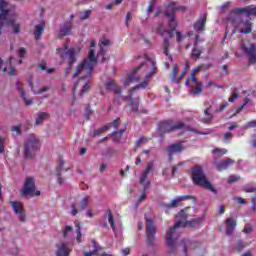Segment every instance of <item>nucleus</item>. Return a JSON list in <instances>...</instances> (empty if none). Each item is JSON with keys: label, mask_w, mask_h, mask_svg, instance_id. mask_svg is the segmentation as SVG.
<instances>
[{"label": "nucleus", "mask_w": 256, "mask_h": 256, "mask_svg": "<svg viewBox=\"0 0 256 256\" xmlns=\"http://www.w3.org/2000/svg\"><path fill=\"white\" fill-rule=\"evenodd\" d=\"M155 75V62L149 58H145L139 66L135 67L128 78L124 81V87H129L131 83H139L130 91H137L139 89H146L151 81V77Z\"/></svg>", "instance_id": "nucleus-1"}, {"label": "nucleus", "mask_w": 256, "mask_h": 256, "mask_svg": "<svg viewBox=\"0 0 256 256\" xmlns=\"http://www.w3.org/2000/svg\"><path fill=\"white\" fill-rule=\"evenodd\" d=\"M200 223H201V219L187 221V212H185L184 210L180 211L176 216L175 225L166 232L165 239H166V244H167L169 253H173V249H175V241H176L175 231H177L179 227H195Z\"/></svg>", "instance_id": "nucleus-2"}, {"label": "nucleus", "mask_w": 256, "mask_h": 256, "mask_svg": "<svg viewBox=\"0 0 256 256\" xmlns=\"http://www.w3.org/2000/svg\"><path fill=\"white\" fill-rule=\"evenodd\" d=\"M176 11H182L183 13H185V11H187V7L178 6L175 3L168 5V7L166 8V11H165V15H166V17H168V27H169L170 31L166 30L163 27L162 23H159L157 27L153 28L154 33H159V35H161L162 37L165 36V33L167 35H171V31H173L174 29H177V22L175 21V12Z\"/></svg>", "instance_id": "nucleus-3"}, {"label": "nucleus", "mask_w": 256, "mask_h": 256, "mask_svg": "<svg viewBox=\"0 0 256 256\" xmlns=\"http://www.w3.org/2000/svg\"><path fill=\"white\" fill-rule=\"evenodd\" d=\"M245 15L241 13L239 8H235L230 12L228 16V21L235 28L234 33L239 31V33L249 34L252 31V25L249 20H244Z\"/></svg>", "instance_id": "nucleus-4"}, {"label": "nucleus", "mask_w": 256, "mask_h": 256, "mask_svg": "<svg viewBox=\"0 0 256 256\" xmlns=\"http://www.w3.org/2000/svg\"><path fill=\"white\" fill-rule=\"evenodd\" d=\"M97 65V57H95V49H90L88 53V59H85L81 64L76 68V72L73 77H80V79H87L91 77L93 69Z\"/></svg>", "instance_id": "nucleus-5"}, {"label": "nucleus", "mask_w": 256, "mask_h": 256, "mask_svg": "<svg viewBox=\"0 0 256 256\" xmlns=\"http://www.w3.org/2000/svg\"><path fill=\"white\" fill-rule=\"evenodd\" d=\"M192 180L194 181L195 185L208 189V191H212V193H217V190H215L213 184L207 180V177L203 172V167L195 166L192 168Z\"/></svg>", "instance_id": "nucleus-6"}, {"label": "nucleus", "mask_w": 256, "mask_h": 256, "mask_svg": "<svg viewBox=\"0 0 256 256\" xmlns=\"http://www.w3.org/2000/svg\"><path fill=\"white\" fill-rule=\"evenodd\" d=\"M41 149V140L35 134H29L24 142V155L27 159H31L37 155Z\"/></svg>", "instance_id": "nucleus-7"}, {"label": "nucleus", "mask_w": 256, "mask_h": 256, "mask_svg": "<svg viewBox=\"0 0 256 256\" xmlns=\"http://www.w3.org/2000/svg\"><path fill=\"white\" fill-rule=\"evenodd\" d=\"M57 53L61 59H68V71H71L73 63L77 62V55L81 53V48H70L69 45L64 44L62 48L57 49Z\"/></svg>", "instance_id": "nucleus-8"}, {"label": "nucleus", "mask_w": 256, "mask_h": 256, "mask_svg": "<svg viewBox=\"0 0 256 256\" xmlns=\"http://www.w3.org/2000/svg\"><path fill=\"white\" fill-rule=\"evenodd\" d=\"M21 195L23 197H39L41 195V191L35 188V180L33 178H27L24 187L21 191Z\"/></svg>", "instance_id": "nucleus-9"}, {"label": "nucleus", "mask_w": 256, "mask_h": 256, "mask_svg": "<svg viewBox=\"0 0 256 256\" xmlns=\"http://www.w3.org/2000/svg\"><path fill=\"white\" fill-rule=\"evenodd\" d=\"M177 129H182L183 131H195L183 122H177L174 125H171L169 122H162L160 124L161 133H169L171 131H177Z\"/></svg>", "instance_id": "nucleus-10"}, {"label": "nucleus", "mask_w": 256, "mask_h": 256, "mask_svg": "<svg viewBox=\"0 0 256 256\" xmlns=\"http://www.w3.org/2000/svg\"><path fill=\"white\" fill-rule=\"evenodd\" d=\"M10 206L12 207L15 215H17L21 223L27 221V214L25 213V208H23V203L17 201H10Z\"/></svg>", "instance_id": "nucleus-11"}, {"label": "nucleus", "mask_w": 256, "mask_h": 256, "mask_svg": "<svg viewBox=\"0 0 256 256\" xmlns=\"http://www.w3.org/2000/svg\"><path fill=\"white\" fill-rule=\"evenodd\" d=\"M157 226L155 222L151 220V218H146V237L149 243H153L155 241V234L157 233Z\"/></svg>", "instance_id": "nucleus-12"}, {"label": "nucleus", "mask_w": 256, "mask_h": 256, "mask_svg": "<svg viewBox=\"0 0 256 256\" xmlns=\"http://www.w3.org/2000/svg\"><path fill=\"white\" fill-rule=\"evenodd\" d=\"M153 169H155V163L153 161H150L147 163L146 169L140 176V185L144 186V191H146L147 187H149V181H147V177H149V174L151 173V171H153Z\"/></svg>", "instance_id": "nucleus-13"}, {"label": "nucleus", "mask_w": 256, "mask_h": 256, "mask_svg": "<svg viewBox=\"0 0 256 256\" xmlns=\"http://www.w3.org/2000/svg\"><path fill=\"white\" fill-rule=\"evenodd\" d=\"M56 247V256H69L71 251H73V245L69 242H60Z\"/></svg>", "instance_id": "nucleus-14"}, {"label": "nucleus", "mask_w": 256, "mask_h": 256, "mask_svg": "<svg viewBox=\"0 0 256 256\" xmlns=\"http://www.w3.org/2000/svg\"><path fill=\"white\" fill-rule=\"evenodd\" d=\"M242 50L248 56L249 63H251L252 65L255 64L256 63V46H255V44H251L249 48L247 46H245V44H242Z\"/></svg>", "instance_id": "nucleus-15"}, {"label": "nucleus", "mask_w": 256, "mask_h": 256, "mask_svg": "<svg viewBox=\"0 0 256 256\" xmlns=\"http://www.w3.org/2000/svg\"><path fill=\"white\" fill-rule=\"evenodd\" d=\"M235 163V160L231 158H226L219 162L217 159H214V166L216 167L217 171H225V169H228L230 165H233Z\"/></svg>", "instance_id": "nucleus-16"}, {"label": "nucleus", "mask_w": 256, "mask_h": 256, "mask_svg": "<svg viewBox=\"0 0 256 256\" xmlns=\"http://www.w3.org/2000/svg\"><path fill=\"white\" fill-rule=\"evenodd\" d=\"M16 89L20 94V97L23 99L25 105H33V99H27V92H25V89L23 88V83L19 81L16 82Z\"/></svg>", "instance_id": "nucleus-17"}, {"label": "nucleus", "mask_w": 256, "mask_h": 256, "mask_svg": "<svg viewBox=\"0 0 256 256\" xmlns=\"http://www.w3.org/2000/svg\"><path fill=\"white\" fill-rule=\"evenodd\" d=\"M105 85L108 91H113V93H115L116 95H121V88L117 86V83H115V80L108 79Z\"/></svg>", "instance_id": "nucleus-18"}, {"label": "nucleus", "mask_w": 256, "mask_h": 256, "mask_svg": "<svg viewBox=\"0 0 256 256\" xmlns=\"http://www.w3.org/2000/svg\"><path fill=\"white\" fill-rule=\"evenodd\" d=\"M183 149H185V147H183V144H181V143L172 144L167 149L168 155L170 157H173V155H175V153H181V151H183Z\"/></svg>", "instance_id": "nucleus-19"}, {"label": "nucleus", "mask_w": 256, "mask_h": 256, "mask_svg": "<svg viewBox=\"0 0 256 256\" xmlns=\"http://www.w3.org/2000/svg\"><path fill=\"white\" fill-rule=\"evenodd\" d=\"M235 227H237V222L233 218L226 219V235H233V231H235Z\"/></svg>", "instance_id": "nucleus-20"}, {"label": "nucleus", "mask_w": 256, "mask_h": 256, "mask_svg": "<svg viewBox=\"0 0 256 256\" xmlns=\"http://www.w3.org/2000/svg\"><path fill=\"white\" fill-rule=\"evenodd\" d=\"M111 45H112L111 40L107 39L106 37H102L99 41L100 50L98 52V55H105L104 47H111Z\"/></svg>", "instance_id": "nucleus-21"}, {"label": "nucleus", "mask_w": 256, "mask_h": 256, "mask_svg": "<svg viewBox=\"0 0 256 256\" xmlns=\"http://www.w3.org/2000/svg\"><path fill=\"white\" fill-rule=\"evenodd\" d=\"M205 23H207V14H203V16L195 23L194 29L199 31H205Z\"/></svg>", "instance_id": "nucleus-22"}, {"label": "nucleus", "mask_w": 256, "mask_h": 256, "mask_svg": "<svg viewBox=\"0 0 256 256\" xmlns=\"http://www.w3.org/2000/svg\"><path fill=\"white\" fill-rule=\"evenodd\" d=\"M71 29H73V24L71 22H66L60 29V36L67 37L71 34Z\"/></svg>", "instance_id": "nucleus-23"}, {"label": "nucleus", "mask_w": 256, "mask_h": 256, "mask_svg": "<svg viewBox=\"0 0 256 256\" xmlns=\"http://www.w3.org/2000/svg\"><path fill=\"white\" fill-rule=\"evenodd\" d=\"M240 13L243 15L245 13L248 17H256V6H248L245 8H239Z\"/></svg>", "instance_id": "nucleus-24"}, {"label": "nucleus", "mask_w": 256, "mask_h": 256, "mask_svg": "<svg viewBox=\"0 0 256 256\" xmlns=\"http://www.w3.org/2000/svg\"><path fill=\"white\" fill-rule=\"evenodd\" d=\"M49 119V113L47 112H40L35 120V125L39 126L42 125L45 120Z\"/></svg>", "instance_id": "nucleus-25"}, {"label": "nucleus", "mask_w": 256, "mask_h": 256, "mask_svg": "<svg viewBox=\"0 0 256 256\" xmlns=\"http://www.w3.org/2000/svg\"><path fill=\"white\" fill-rule=\"evenodd\" d=\"M43 31H45V24H38L34 27V37L35 39H40L41 35H43Z\"/></svg>", "instance_id": "nucleus-26"}, {"label": "nucleus", "mask_w": 256, "mask_h": 256, "mask_svg": "<svg viewBox=\"0 0 256 256\" xmlns=\"http://www.w3.org/2000/svg\"><path fill=\"white\" fill-rule=\"evenodd\" d=\"M75 227H76V241L77 243H83V234L81 233V224H79V222H76Z\"/></svg>", "instance_id": "nucleus-27"}, {"label": "nucleus", "mask_w": 256, "mask_h": 256, "mask_svg": "<svg viewBox=\"0 0 256 256\" xmlns=\"http://www.w3.org/2000/svg\"><path fill=\"white\" fill-rule=\"evenodd\" d=\"M194 85L195 87L191 90L192 95H201V93H203V86L201 85V82H197Z\"/></svg>", "instance_id": "nucleus-28"}, {"label": "nucleus", "mask_w": 256, "mask_h": 256, "mask_svg": "<svg viewBox=\"0 0 256 256\" xmlns=\"http://www.w3.org/2000/svg\"><path fill=\"white\" fill-rule=\"evenodd\" d=\"M189 199V196H180L175 198L174 200L171 201L170 203V207H177V205H179V203H181V201H185Z\"/></svg>", "instance_id": "nucleus-29"}, {"label": "nucleus", "mask_w": 256, "mask_h": 256, "mask_svg": "<svg viewBox=\"0 0 256 256\" xmlns=\"http://www.w3.org/2000/svg\"><path fill=\"white\" fill-rule=\"evenodd\" d=\"M205 117L202 118L203 123H210V121H213V114L209 113V108L204 110Z\"/></svg>", "instance_id": "nucleus-30"}, {"label": "nucleus", "mask_w": 256, "mask_h": 256, "mask_svg": "<svg viewBox=\"0 0 256 256\" xmlns=\"http://www.w3.org/2000/svg\"><path fill=\"white\" fill-rule=\"evenodd\" d=\"M71 233H73V227L71 226H65L64 229L62 230V235L64 239H68L70 237Z\"/></svg>", "instance_id": "nucleus-31"}, {"label": "nucleus", "mask_w": 256, "mask_h": 256, "mask_svg": "<svg viewBox=\"0 0 256 256\" xmlns=\"http://www.w3.org/2000/svg\"><path fill=\"white\" fill-rule=\"evenodd\" d=\"M212 153L218 157H223V155H226L227 149L225 148H215L212 150Z\"/></svg>", "instance_id": "nucleus-32"}, {"label": "nucleus", "mask_w": 256, "mask_h": 256, "mask_svg": "<svg viewBox=\"0 0 256 256\" xmlns=\"http://www.w3.org/2000/svg\"><path fill=\"white\" fill-rule=\"evenodd\" d=\"M89 203V199L87 197L83 198L79 204H78V210L83 211L87 208V205Z\"/></svg>", "instance_id": "nucleus-33"}, {"label": "nucleus", "mask_w": 256, "mask_h": 256, "mask_svg": "<svg viewBox=\"0 0 256 256\" xmlns=\"http://www.w3.org/2000/svg\"><path fill=\"white\" fill-rule=\"evenodd\" d=\"M164 53L170 59V61H173V57L169 55V39L167 38H164Z\"/></svg>", "instance_id": "nucleus-34"}, {"label": "nucleus", "mask_w": 256, "mask_h": 256, "mask_svg": "<svg viewBox=\"0 0 256 256\" xmlns=\"http://www.w3.org/2000/svg\"><path fill=\"white\" fill-rule=\"evenodd\" d=\"M7 144V137L0 136V155L5 153V145Z\"/></svg>", "instance_id": "nucleus-35"}, {"label": "nucleus", "mask_w": 256, "mask_h": 256, "mask_svg": "<svg viewBox=\"0 0 256 256\" xmlns=\"http://www.w3.org/2000/svg\"><path fill=\"white\" fill-rule=\"evenodd\" d=\"M211 67H213V64H201L195 68V72L207 71V69H211Z\"/></svg>", "instance_id": "nucleus-36"}, {"label": "nucleus", "mask_w": 256, "mask_h": 256, "mask_svg": "<svg viewBox=\"0 0 256 256\" xmlns=\"http://www.w3.org/2000/svg\"><path fill=\"white\" fill-rule=\"evenodd\" d=\"M25 55H27V49L20 48L18 50V57L20 58V60L18 61L19 65H21V63H23V57H25Z\"/></svg>", "instance_id": "nucleus-37"}, {"label": "nucleus", "mask_w": 256, "mask_h": 256, "mask_svg": "<svg viewBox=\"0 0 256 256\" xmlns=\"http://www.w3.org/2000/svg\"><path fill=\"white\" fill-rule=\"evenodd\" d=\"M123 133H125V130H120L119 132H113L112 141H119V139H121V137L123 136Z\"/></svg>", "instance_id": "nucleus-38"}, {"label": "nucleus", "mask_w": 256, "mask_h": 256, "mask_svg": "<svg viewBox=\"0 0 256 256\" xmlns=\"http://www.w3.org/2000/svg\"><path fill=\"white\" fill-rule=\"evenodd\" d=\"M108 221H109L113 231H115V218H113V214L111 213V210L108 211Z\"/></svg>", "instance_id": "nucleus-39"}, {"label": "nucleus", "mask_w": 256, "mask_h": 256, "mask_svg": "<svg viewBox=\"0 0 256 256\" xmlns=\"http://www.w3.org/2000/svg\"><path fill=\"white\" fill-rule=\"evenodd\" d=\"M13 137H17L21 135V128L19 126H12L11 127Z\"/></svg>", "instance_id": "nucleus-40"}, {"label": "nucleus", "mask_w": 256, "mask_h": 256, "mask_svg": "<svg viewBox=\"0 0 256 256\" xmlns=\"http://www.w3.org/2000/svg\"><path fill=\"white\" fill-rule=\"evenodd\" d=\"M201 53H203V51L199 48H194L192 50V57H194L195 59H199V57H201Z\"/></svg>", "instance_id": "nucleus-41"}, {"label": "nucleus", "mask_w": 256, "mask_h": 256, "mask_svg": "<svg viewBox=\"0 0 256 256\" xmlns=\"http://www.w3.org/2000/svg\"><path fill=\"white\" fill-rule=\"evenodd\" d=\"M8 75H17V70L15 69V67L11 66V58L9 60Z\"/></svg>", "instance_id": "nucleus-42"}, {"label": "nucleus", "mask_w": 256, "mask_h": 256, "mask_svg": "<svg viewBox=\"0 0 256 256\" xmlns=\"http://www.w3.org/2000/svg\"><path fill=\"white\" fill-rule=\"evenodd\" d=\"M239 98V93H237V89H235L233 92H232V96L228 99V101L230 103H234L236 99Z\"/></svg>", "instance_id": "nucleus-43"}, {"label": "nucleus", "mask_w": 256, "mask_h": 256, "mask_svg": "<svg viewBox=\"0 0 256 256\" xmlns=\"http://www.w3.org/2000/svg\"><path fill=\"white\" fill-rule=\"evenodd\" d=\"M187 248L195 249V242L187 241L184 246V253H187Z\"/></svg>", "instance_id": "nucleus-44"}, {"label": "nucleus", "mask_w": 256, "mask_h": 256, "mask_svg": "<svg viewBox=\"0 0 256 256\" xmlns=\"http://www.w3.org/2000/svg\"><path fill=\"white\" fill-rule=\"evenodd\" d=\"M90 15H91V10L84 11L80 16L81 21H85V19H89Z\"/></svg>", "instance_id": "nucleus-45"}, {"label": "nucleus", "mask_w": 256, "mask_h": 256, "mask_svg": "<svg viewBox=\"0 0 256 256\" xmlns=\"http://www.w3.org/2000/svg\"><path fill=\"white\" fill-rule=\"evenodd\" d=\"M49 89V86H44L41 90L34 91V95H41L42 93L49 91Z\"/></svg>", "instance_id": "nucleus-46"}, {"label": "nucleus", "mask_w": 256, "mask_h": 256, "mask_svg": "<svg viewBox=\"0 0 256 256\" xmlns=\"http://www.w3.org/2000/svg\"><path fill=\"white\" fill-rule=\"evenodd\" d=\"M255 127H256V120L249 121L246 124V129H253Z\"/></svg>", "instance_id": "nucleus-47"}, {"label": "nucleus", "mask_w": 256, "mask_h": 256, "mask_svg": "<svg viewBox=\"0 0 256 256\" xmlns=\"http://www.w3.org/2000/svg\"><path fill=\"white\" fill-rule=\"evenodd\" d=\"M178 71H179V67L175 65L172 71V81H175Z\"/></svg>", "instance_id": "nucleus-48"}, {"label": "nucleus", "mask_w": 256, "mask_h": 256, "mask_svg": "<svg viewBox=\"0 0 256 256\" xmlns=\"http://www.w3.org/2000/svg\"><path fill=\"white\" fill-rule=\"evenodd\" d=\"M239 176L231 175L228 179V183H235V181H239Z\"/></svg>", "instance_id": "nucleus-49"}, {"label": "nucleus", "mask_w": 256, "mask_h": 256, "mask_svg": "<svg viewBox=\"0 0 256 256\" xmlns=\"http://www.w3.org/2000/svg\"><path fill=\"white\" fill-rule=\"evenodd\" d=\"M198 72H195V69L192 71V74H191V81L196 84V83H199V81H197V77H195L197 75Z\"/></svg>", "instance_id": "nucleus-50"}, {"label": "nucleus", "mask_w": 256, "mask_h": 256, "mask_svg": "<svg viewBox=\"0 0 256 256\" xmlns=\"http://www.w3.org/2000/svg\"><path fill=\"white\" fill-rule=\"evenodd\" d=\"M108 125H110V128L113 127L114 129H117V127H119V119H116L111 123H108Z\"/></svg>", "instance_id": "nucleus-51"}, {"label": "nucleus", "mask_w": 256, "mask_h": 256, "mask_svg": "<svg viewBox=\"0 0 256 256\" xmlns=\"http://www.w3.org/2000/svg\"><path fill=\"white\" fill-rule=\"evenodd\" d=\"M111 129V125L107 124L100 128V133H105V131H109Z\"/></svg>", "instance_id": "nucleus-52"}, {"label": "nucleus", "mask_w": 256, "mask_h": 256, "mask_svg": "<svg viewBox=\"0 0 256 256\" xmlns=\"http://www.w3.org/2000/svg\"><path fill=\"white\" fill-rule=\"evenodd\" d=\"M233 139V134H231L230 132L224 134V141H229Z\"/></svg>", "instance_id": "nucleus-53"}, {"label": "nucleus", "mask_w": 256, "mask_h": 256, "mask_svg": "<svg viewBox=\"0 0 256 256\" xmlns=\"http://www.w3.org/2000/svg\"><path fill=\"white\" fill-rule=\"evenodd\" d=\"M243 247H245V244H243V242H238V244L236 245L237 251H242Z\"/></svg>", "instance_id": "nucleus-54"}, {"label": "nucleus", "mask_w": 256, "mask_h": 256, "mask_svg": "<svg viewBox=\"0 0 256 256\" xmlns=\"http://www.w3.org/2000/svg\"><path fill=\"white\" fill-rule=\"evenodd\" d=\"M89 83H86L84 86H83V88H82V91H81V93H82V95H83V93H87V91H89Z\"/></svg>", "instance_id": "nucleus-55"}, {"label": "nucleus", "mask_w": 256, "mask_h": 256, "mask_svg": "<svg viewBox=\"0 0 256 256\" xmlns=\"http://www.w3.org/2000/svg\"><path fill=\"white\" fill-rule=\"evenodd\" d=\"M228 105H229V103L223 102V103L220 105L218 111H223V110H225Z\"/></svg>", "instance_id": "nucleus-56"}, {"label": "nucleus", "mask_w": 256, "mask_h": 256, "mask_svg": "<svg viewBox=\"0 0 256 256\" xmlns=\"http://www.w3.org/2000/svg\"><path fill=\"white\" fill-rule=\"evenodd\" d=\"M71 209H72V215L75 217V215H77V213H79V210H77V208H75V204L71 205Z\"/></svg>", "instance_id": "nucleus-57"}, {"label": "nucleus", "mask_w": 256, "mask_h": 256, "mask_svg": "<svg viewBox=\"0 0 256 256\" xmlns=\"http://www.w3.org/2000/svg\"><path fill=\"white\" fill-rule=\"evenodd\" d=\"M153 5H154V2L151 1L150 4H149V6H148V9H147V12H148V13H153Z\"/></svg>", "instance_id": "nucleus-58"}, {"label": "nucleus", "mask_w": 256, "mask_h": 256, "mask_svg": "<svg viewBox=\"0 0 256 256\" xmlns=\"http://www.w3.org/2000/svg\"><path fill=\"white\" fill-rule=\"evenodd\" d=\"M92 245L94 247V251L97 253V251H99V245H97V242L95 240H92Z\"/></svg>", "instance_id": "nucleus-59"}, {"label": "nucleus", "mask_w": 256, "mask_h": 256, "mask_svg": "<svg viewBox=\"0 0 256 256\" xmlns=\"http://www.w3.org/2000/svg\"><path fill=\"white\" fill-rule=\"evenodd\" d=\"M96 254H97V252L92 250V251L85 252L84 256H93V255H96Z\"/></svg>", "instance_id": "nucleus-60"}, {"label": "nucleus", "mask_w": 256, "mask_h": 256, "mask_svg": "<svg viewBox=\"0 0 256 256\" xmlns=\"http://www.w3.org/2000/svg\"><path fill=\"white\" fill-rule=\"evenodd\" d=\"M122 253H123V256H127V255H129V253H131V249H129V248H124V249L122 250Z\"/></svg>", "instance_id": "nucleus-61"}, {"label": "nucleus", "mask_w": 256, "mask_h": 256, "mask_svg": "<svg viewBox=\"0 0 256 256\" xmlns=\"http://www.w3.org/2000/svg\"><path fill=\"white\" fill-rule=\"evenodd\" d=\"M57 179H58L59 185H63V178L61 177V173H57Z\"/></svg>", "instance_id": "nucleus-62"}, {"label": "nucleus", "mask_w": 256, "mask_h": 256, "mask_svg": "<svg viewBox=\"0 0 256 256\" xmlns=\"http://www.w3.org/2000/svg\"><path fill=\"white\" fill-rule=\"evenodd\" d=\"M231 5V2H226L221 6L222 11H225V9H227V7H229Z\"/></svg>", "instance_id": "nucleus-63"}, {"label": "nucleus", "mask_w": 256, "mask_h": 256, "mask_svg": "<svg viewBox=\"0 0 256 256\" xmlns=\"http://www.w3.org/2000/svg\"><path fill=\"white\" fill-rule=\"evenodd\" d=\"M251 231H253V229L251 228V226H245V228H244V233H251Z\"/></svg>", "instance_id": "nucleus-64"}]
</instances>
